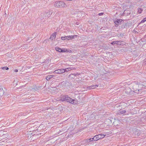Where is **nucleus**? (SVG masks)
<instances>
[{"mask_svg":"<svg viewBox=\"0 0 146 146\" xmlns=\"http://www.w3.org/2000/svg\"><path fill=\"white\" fill-rule=\"evenodd\" d=\"M64 101H66L67 102L74 104H77L78 103L76 100L73 99L67 95H65Z\"/></svg>","mask_w":146,"mask_h":146,"instance_id":"nucleus-1","label":"nucleus"},{"mask_svg":"<svg viewBox=\"0 0 146 146\" xmlns=\"http://www.w3.org/2000/svg\"><path fill=\"white\" fill-rule=\"evenodd\" d=\"M54 6L56 7H66L67 5L64 2L62 1H57L55 2Z\"/></svg>","mask_w":146,"mask_h":146,"instance_id":"nucleus-2","label":"nucleus"},{"mask_svg":"<svg viewBox=\"0 0 146 146\" xmlns=\"http://www.w3.org/2000/svg\"><path fill=\"white\" fill-rule=\"evenodd\" d=\"M137 83L138 85V87L140 89L138 90V91H139L140 90H141L143 86H145L144 85L145 84H143V83L139 81L137 82Z\"/></svg>","mask_w":146,"mask_h":146,"instance_id":"nucleus-3","label":"nucleus"},{"mask_svg":"<svg viewBox=\"0 0 146 146\" xmlns=\"http://www.w3.org/2000/svg\"><path fill=\"white\" fill-rule=\"evenodd\" d=\"M55 73H63L64 72V69H60L56 70L53 72Z\"/></svg>","mask_w":146,"mask_h":146,"instance_id":"nucleus-4","label":"nucleus"},{"mask_svg":"<svg viewBox=\"0 0 146 146\" xmlns=\"http://www.w3.org/2000/svg\"><path fill=\"white\" fill-rule=\"evenodd\" d=\"M56 51H57L59 52H67V50L65 49H62L59 47H56Z\"/></svg>","mask_w":146,"mask_h":146,"instance_id":"nucleus-5","label":"nucleus"},{"mask_svg":"<svg viewBox=\"0 0 146 146\" xmlns=\"http://www.w3.org/2000/svg\"><path fill=\"white\" fill-rule=\"evenodd\" d=\"M122 20L121 19H117L115 22V25L117 26L119 24H120L122 21Z\"/></svg>","mask_w":146,"mask_h":146,"instance_id":"nucleus-6","label":"nucleus"},{"mask_svg":"<svg viewBox=\"0 0 146 146\" xmlns=\"http://www.w3.org/2000/svg\"><path fill=\"white\" fill-rule=\"evenodd\" d=\"M65 97V96L61 95L60 97V98L59 99H58V100L57 99L56 100L57 101L61 100L62 101H64Z\"/></svg>","mask_w":146,"mask_h":146,"instance_id":"nucleus-7","label":"nucleus"},{"mask_svg":"<svg viewBox=\"0 0 146 146\" xmlns=\"http://www.w3.org/2000/svg\"><path fill=\"white\" fill-rule=\"evenodd\" d=\"M56 33H54L52 35H51L50 39L52 40L55 39L56 37Z\"/></svg>","mask_w":146,"mask_h":146,"instance_id":"nucleus-8","label":"nucleus"},{"mask_svg":"<svg viewBox=\"0 0 146 146\" xmlns=\"http://www.w3.org/2000/svg\"><path fill=\"white\" fill-rule=\"evenodd\" d=\"M98 86L97 85H93L89 86V88L90 89H94L96 88V87H97Z\"/></svg>","mask_w":146,"mask_h":146,"instance_id":"nucleus-9","label":"nucleus"},{"mask_svg":"<svg viewBox=\"0 0 146 146\" xmlns=\"http://www.w3.org/2000/svg\"><path fill=\"white\" fill-rule=\"evenodd\" d=\"M54 76L52 75H49L47 76L46 78V79L47 81H49L50 79L52 78Z\"/></svg>","mask_w":146,"mask_h":146,"instance_id":"nucleus-10","label":"nucleus"},{"mask_svg":"<svg viewBox=\"0 0 146 146\" xmlns=\"http://www.w3.org/2000/svg\"><path fill=\"white\" fill-rule=\"evenodd\" d=\"M94 139V141H97L99 139V138L98 135H97L95 136L93 138V139Z\"/></svg>","mask_w":146,"mask_h":146,"instance_id":"nucleus-11","label":"nucleus"},{"mask_svg":"<svg viewBox=\"0 0 146 146\" xmlns=\"http://www.w3.org/2000/svg\"><path fill=\"white\" fill-rule=\"evenodd\" d=\"M98 136L99 138V139H102L104 137L105 135L102 134H100L98 135Z\"/></svg>","mask_w":146,"mask_h":146,"instance_id":"nucleus-12","label":"nucleus"},{"mask_svg":"<svg viewBox=\"0 0 146 146\" xmlns=\"http://www.w3.org/2000/svg\"><path fill=\"white\" fill-rule=\"evenodd\" d=\"M72 70V68H68L66 69H64V72H68Z\"/></svg>","mask_w":146,"mask_h":146,"instance_id":"nucleus-13","label":"nucleus"},{"mask_svg":"<svg viewBox=\"0 0 146 146\" xmlns=\"http://www.w3.org/2000/svg\"><path fill=\"white\" fill-rule=\"evenodd\" d=\"M126 112V111L125 110H121L118 113L119 114H122Z\"/></svg>","mask_w":146,"mask_h":146,"instance_id":"nucleus-14","label":"nucleus"},{"mask_svg":"<svg viewBox=\"0 0 146 146\" xmlns=\"http://www.w3.org/2000/svg\"><path fill=\"white\" fill-rule=\"evenodd\" d=\"M142 11L143 10L141 8H139L138 9V11L137 12H138L139 13H141L142 12Z\"/></svg>","mask_w":146,"mask_h":146,"instance_id":"nucleus-15","label":"nucleus"},{"mask_svg":"<svg viewBox=\"0 0 146 146\" xmlns=\"http://www.w3.org/2000/svg\"><path fill=\"white\" fill-rule=\"evenodd\" d=\"M67 39L68 40L72 39V36H67Z\"/></svg>","mask_w":146,"mask_h":146,"instance_id":"nucleus-16","label":"nucleus"},{"mask_svg":"<svg viewBox=\"0 0 146 146\" xmlns=\"http://www.w3.org/2000/svg\"><path fill=\"white\" fill-rule=\"evenodd\" d=\"M67 36H65L64 37L62 36L61 37V39L63 40H65L67 39Z\"/></svg>","mask_w":146,"mask_h":146,"instance_id":"nucleus-17","label":"nucleus"},{"mask_svg":"<svg viewBox=\"0 0 146 146\" xmlns=\"http://www.w3.org/2000/svg\"><path fill=\"white\" fill-rule=\"evenodd\" d=\"M2 69H6V70H8L9 69V68L8 67H6V66H5V67H2Z\"/></svg>","mask_w":146,"mask_h":146,"instance_id":"nucleus-18","label":"nucleus"},{"mask_svg":"<svg viewBox=\"0 0 146 146\" xmlns=\"http://www.w3.org/2000/svg\"><path fill=\"white\" fill-rule=\"evenodd\" d=\"M72 36V39H73L75 37H76L77 36V35H71Z\"/></svg>","mask_w":146,"mask_h":146,"instance_id":"nucleus-19","label":"nucleus"},{"mask_svg":"<svg viewBox=\"0 0 146 146\" xmlns=\"http://www.w3.org/2000/svg\"><path fill=\"white\" fill-rule=\"evenodd\" d=\"M146 21V17L143 20H142L141 21V23H143L144 22H145V21Z\"/></svg>","mask_w":146,"mask_h":146,"instance_id":"nucleus-20","label":"nucleus"},{"mask_svg":"<svg viewBox=\"0 0 146 146\" xmlns=\"http://www.w3.org/2000/svg\"><path fill=\"white\" fill-rule=\"evenodd\" d=\"M0 133H2L3 135H4L6 133V131H0Z\"/></svg>","mask_w":146,"mask_h":146,"instance_id":"nucleus-21","label":"nucleus"},{"mask_svg":"<svg viewBox=\"0 0 146 146\" xmlns=\"http://www.w3.org/2000/svg\"><path fill=\"white\" fill-rule=\"evenodd\" d=\"M121 41H117V44L118 45H120L121 44Z\"/></svg>","mask_w":146,"mask_h":146,"instance_id":"nucleus-22","label":"nucleus"},{"mask_svg":"<svg viewBox=\"0 0 146 146\" xmlns=\"http://www.w3.org/2000/svg\"><path fill=\"white\" fill-rule=\"evenodd\" d=\"M112 44H117V41H113L111 43Z\"/></svg>","mask_w":146,"mask_h":146,"instance_id":"nucleus-23","label":"nucleus"},{"mask_svg":"<svg viewBox=\"0 0 146 146\" xmlns=\"http://www.w3.org/2000/svg\"><path fill=\"white\" fill-rule=\"evenodd\" d=\"M93 139V138H91L89 139L90 140V141H92L93 140H94V139Z\"/></svg>","mask_w":146,"mask_h":146,"instance_id":"nucleus-24","label":"nucleus"},{"mask_svg":"<svg viewBox=\"0 0 146 146\" xmlns=\"http://www.w3.org/2000/svg\"><path fill=\"white\" fill-rule=\"evenodd\" d=\"M103 14V13H100L99 14V15L100 16L101 15H102Z\"/></svg>","mask_w":146,"mask_h":146,"instance_id":"nucleus-25","label":"nucleus"},{"mask_svg":"<svg viewBox=\"0 0 146 146\" xmlns=\"http://www.w3.org/2000/svg\"><path fill=\"white\" fill-rule=\"evenodd\" d=\"M89 140V139H86V140H85V142H88Z\"/></svg>","mask_w":146,"mask_h":146,"instance_id":"nucleus-26","label":"nucleus"},{"mask_svg":"<svg viewBox=\"0 0 146 146\" xmlns=\"http://www.w3.org/2000/svg\"><path fill=\"white\" fill-rule=\"evenodd\" d=\"M14 71L15 72H18V70H17L16 69V70H15Z\"/></svg>","mask_w":146,"mask_h":146,"instance_id":"nucleus-27","label":"nucleus"},{"mask_svg":"<svg viewBox=\"0 0 146 146\" xmlns=\"http://www.w3.org/2000/svg\"><path fill=\"white\" fill-rule=\"evenodd\" d=\"M144 61L146 62V58L144 60Z\"/></svg>","mask_w":146,"mask_h":146,"instance_id":"nucleus-28","label":"nucleus"}]
</instances>
